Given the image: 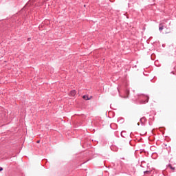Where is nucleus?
Returning a JSON list of instances; mask_svg holds the SVG:
<instances>
[{
	"instance_id": "6e6552de",
	"label": "nucleus",
	"mask_w": 176,
	"mask_h": 176,
	"mask_svg": "<svg viewBox=\"0 0 176 176\" xmlns=\"http://www.w3.org/2000/svg\"><path fill=\"white\" fill-rule=\"evenodd\" d=\"M30 39H31V38H28V41H30Z\"/></svg>"
},
{
	"instance_id": "f03ea898",
	"label": "nucleus",
	"mask_w": 176,
	"mask_h": 176,
	"mask_svg": "<svg viewBox=\"0 0 176 176\" xmlns=\"http://www.w3.org/2000/svg\"><path fill=\"white\" fill-rule=\"evenodd\" d=\"M76 95V90H72L69 93V96H72V97H75Z\"/></svg>"
},
{
	"instance_id": "f257e3e1",
	"label": "nucleus",
	"mask_w": 176,
	"mask_h": 176,
	"mask_svg": "<svg viewBox=\"0 0 176 176\" xmlns=\"http://www.w3.org/2000/svg\"><path fill=\"white\" fill-rule=\"evenodd\" d=\"M138 100L140 104H146L149 101V96L142 94L139 96Z\"/></svg>"
},
{
	"instance_id": "20e7f679",
	"label": "nucleus",
	"mask_w": 176,
	"mask_h": 176,
	"mask_svg": "<svg viewBox=\"0 0 176 176\" xmlns=\"http://www.w3.org/2000/svg\"><path fill=\"white\" fill-rule=\"evenodd\" d=\"M163 29H164V26H163V25H162V23H160V24L159 25V30H160V32H162V31H163Z\"/></svg>"
},
{
	"instance_id": "7ed1b4c3",
	"label": "nucleus",
	"mask_w": 176,
	"mask_h": 176,
	"mask_svg": "<svg viewBox=\"0 0 176 176\" xmlns=\"http://www.w3.org/2000/svg\"><path fill=\"white\" fill-rule=\"evenodd\" d=\"M140 123L144 126V123H145V121L146 120V118L142 117L140 118Z\"/></svg>"
},
{
	"instance_id": "423d86ee",
	"label": "nucleus",
	"mask_w": 176,
	"mask_h": 176,
	"mask_svg": "<svg viewBox=\"0 0 176 176\" xmlns=\"http://www.w3.org/2000/svg\"><path fill=\"white\" fill-rule=\"evenodd\" d=\"M168 166L169 167V168H170V170H175V167H173V165L171 164H168Z\"/></svg>"
},
{
	"instance_id": "9d476101",
	"label": "nucleus",
	"mask_w": 176,
	"mask_h": 176,
	"mask_svg": "<svg viewBox=\"0 0 176 176\" xmlns=\"http://www.w3.org/2000/svg\"><path fill=\"white\" fill-rule=\"evenodd\" d=\"M138 126H140V123H138Z\"/></svg>"
},
{
	"instance_id": "9b49d317",
	"label": "nucleus",
	"mask_w": 176,
	"mask_h": 176,
	"mask_svg": "<svg viewBox=\"0 0 176 176\" xmlns=\"http://www.w3.org/2000/svg\"><path fill=\"white\" fill-rule=\"evenodd\" d=\"M37 142L39 144V141H37Z\"/></svg>"
},
{
	"instance_id": "39448f33",
	"label": "nucleus",
	"mask_w": 176,
	"mask_h": 176,
	"mask_svg": "<svg viewBox=\"0 0 176 176\" xmlns=\"http://www.w3.org/2000/svg\"><path fill=\"white\" fill-rule=\"evenodd\" d=\"M82 98H83L84 100H86L87 101L88 100H90V98H89V96H87V95L83 96H82Z\"/></svg>"
},
{
	"instance_id": "0eeeda50",
	"label": "nucleus",
	"mask_w": 176,
	"mask_h": 176,
	"mask_svg": "<svg viewBox=\"0 0 176 176\" xmlns=\"http://www.w3.org/2000/svg\"><path fill=\"white\" fill-rule=\"evenodd\" d=\"M3 168L0 167V171H3Z\"/></svg>"
},
{
	"instance_id": "1a4fd4ad",
	"label": "nucleus",
	"mask_w": 176,
	"mask_h": 176,
	"mask_svg": "<svg viewBox=\"0 0 176 176\" xmlns=\"http://www.w3.org/2000/svg\"><path fill=\"white\" fill-rule=\"evenodd\" d=\"M170 74H173V75H174V72H171Z\"/></svg>"
}]
</instances>
